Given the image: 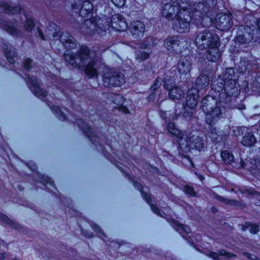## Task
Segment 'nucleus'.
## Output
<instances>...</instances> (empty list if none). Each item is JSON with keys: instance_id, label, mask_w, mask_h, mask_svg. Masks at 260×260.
Returning <instances> with one entry per match:
<instances>
[{"instance_id": "nucleus-1", "label": "nucleus", "mask_w": 260, "mask_h": 260, "mask_svg": "<svg viewBox=\"0 0 260 260\" xmlns=\"http://www.w3.org/2000/svg\"><path fill=\"white\" fill-rule=\"evenodd\" d=\"M174 0L164 4L161 14L169 21H172L173 29L178 33L187 32L190 23L198 26L202 24L205 16H213L217 0Z\"/></svg>"}, {"instance_id": "nucleus-2", "label": "nucleus", "mask_w": 260, "mask_h": 260, "mask_svg": "<svg viewBox=\"0 0 260 260\" xmlns=\"http://www.w3.org/2000/svg\"><path fill=\"white\" fill-rule=\"evenodd\" d=\"M226 81V86L224 92H222L224 88V82L220 80H212L211 83L210 94L205 96L201 101V109L205 114V120L209 125V131L213 135L217 136L218 131L214 125L220 118L222 109L219 105L223 103L224 107L232 108V99L239 93V90L236 84L231 85Z\"/></svg>"}, {"instance_id": "nucleus-3", "label": "nucleus", "mask_w": 260, "mask_h": 260, "mask_svg": "<svg viewBox=\"0 0 260 260\" xmlns=\"http://www.w3.org/2000/svg\"><path fill=\"white\" fill-rule=\"evenodd\" d=\"M71 122L74 124L77 123L79 128L83 135L91 142L92 144L94 146L96 149L100 152L106 159L116 167L123 174L124 177L127 179L133 185L134 187L140 192L143 199L150 206L152 211L157 216L163 217L164 216L160 209L156 204H153L151 194L146 192L144 190V186L135 180L134 176H132L128 172L120 166L119 165V162L109 152L106 150L105 144L108 146L116 157L119 160H123L121 158V156L119 155L118 150L113 148L111 142H109L107 140L105 144H103L102 143V139L98 135L97 132L82 118H76L75 121H72Z\"/></svg>"}, {"instance_id": "nucleus-4", "label": "nucleus", "mask_w": 260, "mask_h": 260, "mask_svg": "<svg viewBox=\"0 0 260 260\" xmlns=\"http://www.w3.org/2000/svg\"><path fill=\"white\" fill-rule=\"evenodd\" d=\"M239 52H237L233 55V61L237 66V68L236 69L234 68H228L225 69V74L224 75V79L218 78L213 79L212 80H220L223 81L225 82L224 84V88H222V92H224L225 88L226 86V81L229 80L230 83H231V85L236 84L235 86H237L239 90V93H240V85L239 81L241 79L244 78L242 82V86L244 90L246 91L249 89V84L250 81H252V85H254L255 87L257 88L260 87V72H255L254 71V67L256 66L252 63L250 60H249L248 57H242L239 56ZM240 93L237 96L233 97L232 99V104L234 106L232 108L224 107L223 103H222L221 105H219L221 109L225 110L226 109H238L239 110H243L246 108L244 105H240L237 107L235 105V102L237 98L239 96Z\"/></svg>"}, {"instance_id": "nucleus-5", "label": "nucleus", "mask_w": 260, "mask_h": 260, "mask_svg": "<svg viewBox=\"0 0 260 260\" xmlns=\"http://www.w3.org/2000/svg\"><path fill=\"white\" fill-rule=\"evenodd\" d=\"M26 166L30 169L34 176L37 178L36 182L42 184L46 188L47 191L54 196L59 202L64 206V212L71 217L80 216L81 213L75 209L73 206V201L70 198L64 197L61 194L52 178L45 174H42L39 171L37 165L32 161H28Z\"/></svg>"}, {"instance_id": "nucleus-6", "label": "nucleus", "mask_w": 260, "mask_h": 260, "mask_svg": "<svg viewBox=\"0 0 260 260\" xmlns=\"http://www.w3.org/2000/svg\"><path fill=\"white\" fill-rule=\"evenodd\" d=\"M194 43L200 50H207L206 58L209 61L216 62L222 55L219 49L220 41L214 31L205 30L197 32Z\"/></svg>"}, {"instance_id": "nucleus-7", "label": "nucleus", "mask_w": 260, "mask_h": 260, "mask_svg": "<svg viewBox=\"0 0 260 260\" xmlns=\"http://www.w3.org/2000/svg\"><path fill=\"white\" fill-rule=\"evenodd\" d=\"M235 45L232 48L231 56L233 59V55L239 52L241 55V49H239L241 45L248 44L253 41V43H260V18H256L254 24L250 26L242 25L238 27L236 37L234 39ZM244 56V57H245Z\"/></svg>"}, {"instance_id": "nucleus-8", "label": "nucleus", "mask_w": 260, "mask_h": 260, "mask_svg": "<svg viewBox=\"0 0 260 260\" xmlns=\"http://www.w3.org/2000/svg\"><path fill=\"white\" fill-rule=\"evenodd\" d=\"M25 80L26 83L32 93L37 97L44 98L43 100L47 106L49 107L52 112L60 120L62 121L68 120L67 115L63 112L60 107L54 105L52 102L46 98L47 95V91L46 89L41 88L38 81V79L35 76H30L28 73H25Z\"/></svg>"}, {"instance_id": "nucleus-9", "label": "nucleus", "mask_w": 260, "mask_h": 260, "mask_svg": "<svg viewBox=\"0 0 260 260\" xmlns=\"http://www.w3.org/2000/svg\"><path fill=\"white\" fill-rule=\"evenodd\" d=\"M71 10L73 12L78 13L83 18V25L90 30L93 29L98 25V18L94 16L95 12L92 7H88L84 4V1L78 0L71 4Z\"/></svg>"}, {"instance_id": "nucleus-10", "label": "nucleus", "mask_w": 260, "mask_h": 260, "mask_svg": "<svg viewBox=\"0 0 260 260\" xmlns=\"http://www.w3.org/2000/svg\"><path fill=\"white\" fill-rule=\"evenodd\" d=\"M164 45L167 50L175 57L190 52L185 38L178 35L168 36L164 41Z\"/></svg>"}, {"instance_id": "nucleus-11", "label": "nucleus", "mask_w": 260, "mask_h": 260, "mask_svg": "<svg viewBox=\"0 0 260 260\" xmlns=\"http://www.w3.org/2000/svg\"><path fill=\"white\" fill-rule=\"evenodd\" d=\"M91 49L86 45H81L76 53H64V59L74 68V62H77L76 60L79 59L80 62L79 63H85L88 60H90Z\"/></svg>"}, {"instance_id": "nucleus-12", "label": "nucleus", "mask_w": 260, "mask_h": 260, "mask_svg": "<svg viewBox=\"0 0 260 260\" xmlns=\"http://www.w3.org/2000/svg\"><path fill=\"white\" fill-rule=\"evenodd\" d=\"M102 81L106 87H118L125 82V77L119 72L107 71L102 75Z\"/></svg>"}, {"instance_id": "nucleus-13", "label": "nucleus", "mask_w": 260, "mask_h": 260, "mask_svg": "<svg viewBox=\"0 0 260 260\" xmlns=\"http://www.w3.org/2000/svg\"><path fill=\"white\" fill-rule=\"evenodd\" d=\"M190 53V52H185L182 55L176 56L180 57L177 69L180 80L190 77V72L192 64Z\"/></svg>"}, {"instance_id": "nucleus-14", "label": "nucleus", "mask_w": 260, "mask_h": 260, "mask_svg": "<svg viewBox=\"0 0 260 260\" xmlns=\"http://www.w3.org/2000/svg\"><path fill=\"white\" fill-rule=\"evenodd\" d=\"M168 221L173 228L178 232L191 247L198 250H199L194 241L195 239L194 236L192 235L191 236L188 235L191 233V230L189 225L181 224L173 218H170Z\"/></svg>"}, {"instance_id": "nucleus-15", "label": "nucleus", "mask_w": 260, "mask_h": 260, "mask_svg": "<svg viewBox=\"0 0 260 260\" xmlns=\"http://www.w3.org/2000/svg\"><path fill=\"white\" fill-rule=\"evenodd\" d=\"M74 68L83 71L85 75L89 79L97 78L99 75V71L96 68L97 60L94 57H92L87 64L74 62Z\"/></svg>"}, {"instance_id": "nucleus-16", "label": "nucleus", "mask_w": 260, "mask_h": 260, "mask_svg": "<svg viewBox=\"0 0 260 260\" xmlns=\"http://www.w3.org/2000/svg\"><path fill=\"white\" fill-rule=\"evenodd\" d=\"M204 147V141L202 137L192 135L184 138L178 149L182 151L190 148L201 151Z\"/></svg>"}, {"instance_id": "nucleus-17", "label": "nucleus", "mask_w": 260, "mask_h": 260, "mask_svg": "<svg viewBox=\"0 0 260 260\" xmlns=\"http://www.w3.org/2000/svg\"><path fill=\"white\" fill-rule=\"evenodd\" d=\"M216 6L217 4L215 6V8L214 9V16L210 17L205 16L204 18H209L211 19L216 16L215 22L217 28L222 31L228 30L232 26V20L231 17L229 15L225 13H220L217 14Z\"/></svg>"}, {"instance_id": "nucleus-18", "label": "nucleus", "mask_w": 260, "mask_h": 260, "mask_svg": "<svg viewBox=\"0 0 260 260\" xmlns=\"http://www.w3.org/2000/svg\"><path fill=\"white\" fill-rule=\"evenodd\" d=\"M198 90L196 88H190L186 92V100L183 104L184 108L193 110L196 108L199 102Z\"/></svg>"}, {"instance_id": "nucleus-19", "label": "nucleus", "mask_w": 260, "mask_h": 260, "mask_svg": "<svg viewBox=\"0 0 260 260\" xmlns=\"http://www.w3.org/2000/svg\"><path fill=\"white\" fill-rule=\"evenodd\" d=\"M128 29L134 38L140 39L144 35L145 25L143 22L138 20H134L130 23Z\"/></svg>"}, {"instance_id": "nucleus-20", "label": "nucleus", "mask_w": 260, "mask_h": 260, "mask_svg": "<svg viewBox=\"0 0 260 260\" xmlns=\"http://www.w3.org/2000/svg\"><path fill=\"white\" fill-rule=\"evenodd\" d=\"M111 23L112 27L120 32L125 31L128 28L127 22L120 14L113 15L111 19Z\"/></svg>"}, {"instance_id": "nucleus-21", "label": "nucleus", "mask_w": 260, "mask_h": 260, "mask_svg": "<svg viewBox=\"0 0 260 260\" xmlns=\"http://www.w3.org/2000/svg\"><path fill=\"white\" fill-rule=\"evenodd\" d=\"M0 28L5 30L9 35L21 38L22 36V33L16 26L13 25L12 23L6 19H0Z\"/></svg>"}, {"instance_id": "nucleus-22", "label": "nucleus", "mask_w": 260, "mask_h": 260, "mask_svg": "<svg viewBox=\"0 0 260 260\" xmlns=\"http://www.w3.org/2000/svg\"><path fill=\"white\" fill-rule=\"evenodd\" d=\"M167 129L168 132L170 134L172 138L176 139L177 144L178 148L181 145V143L184 139V135L178 128L176 127V124L173 122H169L167 123Z\"/></svg>"}, {"instance_id": "nucleus-23", "label": "nucleus", "mask_w": 260, "mask_h": 260, "mask_svg": "<svg viewBox=\"0 0 260 260\" xmlns=\"http://www.w3.org/2000/svg\"><path fill=\"white\" fill-rule=\"evenodd\" d=\"M0 8H2L5 13L8 14H21L23 10L21 5L19 4L13 6L6 1H0Z\"/></svg>"}, {"instance_id": "nucleus-24", "label": "nucleus", "mask_w": 260, "mask_h": 260, "mask_svg": "<svg viewBox=\"0 0 260 260\" xmlns=\"http://www.w3.org/2000/svg\"><path fill=\"white\" fill-rule=\"evenodd\" d=\"M2 48L7 61L12 64L15 63V58L17 56L16 52L12 50V46L9 43H4Z\"/></svg>"}, {"instance_id": "nucleus-25", "label": "nucleus", "mask_w": 260, "mask_h": 260, "mask_svg": "<svg viewBox=\"0 0 260 260\" xmlns=\"http://www.w3.org/2000/svg\"><path fill=\"white\" fill-rule=\"evenodd\" d=\"M0 221L6 225L10 226L12 229L18 231H21L23 229L19 223L11 219L7 215L0 211Z\"/></svg>"}, {"instance_id": "nucleus-26", "label": "nucleus", "mask_w": 260, "mask_h": 260, "mask_svg": "<svg viewBox=\"0 0 260 260\" xmlns=\"http://www.w3.org/2000/svg\"><path fill=\"white\" fill-rule=\"evenodd\" d=\"M210 77L209 75L204 73H201L197 78L195 81V85L198 92L200 89H205L208 86L210 83Z\"/></svg>"}, {"instance_id": "nucleus-27", "label": "nucleus", "mask_w": 260, "mask_h": 260, "mask_svg": "<svg viewBox=\"0 0 260 260\" xmlns=\"http://www.w3.org/2000/svg\"><path fill=\"white\" fill-rule=\"evenodd\" d=\"M168 95L173 101L180 100L184 97L185 92L180 87L175 86L168 91Z\"/></svg>"}, {"instance_id": "nucleus-28", "label": "nucleus", "mask_w": 260, "mask_h": 260, "mask_svg": "<svg viewBox=\"0 0 260 260\" xmlns=\"http://www.w3.org/2000/svg\"><path fill=\"white\" fill-rule=\"evenodd\" d=\"M256 142V139L252 132H247L243 137L241 141L243 146L248 148L253 146Z\"/></svg>"}, {"instance_id": "nucleus-29", "label": "nucleus", "mask_w": 260, "mask_h": 260, "mask_svg": "<svg viewBox=\"0 0 260 260\" xmlns=\"http://www.w3.org/2000/svg\"><path fill=\"white\" fill-rule=\"evenodd\" d=\"M145 6L138 2H134L131 6L132 15L136 16L137 18L140 19L143 16Z\"/></svg>"}, {"instance_id": "nucleus-30", "label": "nucleus", "mask_w": 260, "mask_h": 260, "mask_svg": "<svg viewBox=\"0 0 260 260\" xmlns=\"http://www.w3.org/2000/svg\"><path fill=\"white\" fill-rule=\"evenodd\" d=\"M220 157L225 165H230L234 161L235 157L231 151L223 150L220 152Z\"/></svg>"}, {"instance_id": "nucleus-31", "label": "nucleus", "mask_w": 260, "mask_h": 260, "mask_svg": "<svg viewBox=\"0 0 260 260\" xmlns=\"http://www.w3.org/2000/svg\"><path fill=\"white\" fill-rule=\"evenodd\" d=\"M62 39L63 40V44L67 50L71 51L76 48L77 43L74 37L71 35L68 34L66 39Z\"/></svg>"}, {"instance_id": "nucleus-32", "label": "nucleus", "mask_w": 260, "mask_h": 260, "mask_svg": "<svg viewBox=\"0 0 260 260\" xmlns=\"http://www.w3.org/2000/svg\"><path fill=\"white\" fill-rule=\"evenodd\" d=\"M215 198L219 201L223 203L225 205H229L231 206H234L236 207H240L241 205V203L240 201L234 199H230L219 195L216 194Z\"/></svg>"}, {"instance_id": "nucleus-33", "label": "nucleus", "mask_w": 260, "mask_h": 260, "mask_svg": "<svg viewBox=\"0 0 260 260\" xmlns=\"http://www.w3.org/2000/svg\"><path fill=\"white\" fill-rule=\"evenodd\" d=\"M164 88L169 91L176 85V81L174 77L168 76L165 77L163 80Z\"/></svg>"}, {"instance_id": "nucleus-34", "label": "nucleus", "mask_w": 260, "mask_h": 260, "mask_svg": "<svg viewBox=\"0 0 260 260\" xmlns=\"http://www.w3.org/2000/svg\"><path fill=\"white\" fill-rule=\"evenodd\" d=\"M36 27V22L32 18H26L23 24V28L26 31L32 32Z\"/></svg>"}, {"instance_id": "nucleus-35", "label": "nucleus", "mask_w": 260, "mask_h": 260, "mask_svg": "<svg viewBox=\"0 0 260 260\" xmlns=\"http://www.w3.org/2000/svg\"><path fill=\"white\" fill-rule=\"evenodd\" d=\"M210 255L215 260H218L219 255L225 256L228 258L234 256V254L233 253L229 252L223 249H220L218 252L211 251L210 252Z\"/></svg>"}, {"instance_id": "nucleus-36", "label": "nucleus", "mask_w": 260, "mask_h": 260, "mask_svg": "<svg viewBox=\"0 0 260 260\" xmlns=\"http://www.w3.org/2000/svg\"><path fill=\"white\" fill-rule=\"evenodd\" d=\"M135 56L136 60L139 62H141L149 58L150 53L141 50H138L135 52Z\"/></svg>"}, {"instance_id": "nucleus-37", "label": "nucleus", "mask_w": 260, "mask_h": 260, "mask_svg": "<svg viewBox=\"0 0 260 260\" xmlns=\"http://www.w3.org/2000/svg\"><path fill=\"white\" fill-rule=\"evenodd\" d=\"M111 97L112 98V102L116 105V107H119L121 104L120 103L121 101H122V104H124L125 101V98L120 93H112Z\"/></svg>"}, {"instance_id": "nucleus-38", "label": "nucleus", "mask_w": 260, "mask_h": 260, "mask_svg": "<svg viewBox=\"0 0 260 260\" xmlns=\"http://www.w3.org/2000/svg\"><path fill=\"white\" fill-rule=\"evenodd\" d=\"M91 227L93 231L98 235V236L100 238L104 239V238L107 237L102 229L98 224L93 223Z\"/></svg>"}, {"instance_id": "nucleus-39", "label": "nucleus", "mask_w": 260, "mask_h": 260, "mask_svg": "<svg viewBox=\"0 0 260 260\" xmlns=\"http://www.w3.org/2000/svg\"><path fill=\"white\" fill-rule=\"evenodd\" d=\"M183 191L186 194L191 197H196L197 196V192L193 187L189 185L186 184L183 186Z\"/></svg>"}, {"instance_id": "nucleus-40", "label": "nucleus", "mask_w": 260, "mask_h": 260, "mask_svg": "<svg viewBox=\"0 0 260 260\" xmlns=\"http://www.w3.org/2000/svg\"><path fill=\"white\" fill-rule=\"evenodd\" d=\"M162 82V80L161 78L159 77H157L156 79L154 80L153 84L150 87L149 90H152L154 92H157L158 89L159 88Z\"/></svg>"}, {"instance_id": "nucleus-41", "label": "nucleus", "mask_w": 260, "mask_h": 260, "mask_svg": "<svg viewBox=\"0 0 260 260\" xmlns=\"http://www.w3.org/2000/svg\"><path fill=\"white\" fill-rule=\"evenodd\" d=\"M33 61L30 58H26L23 62L22 66L24 70L28 72L30 71L32 68Z\"/></svg>"}, {"instance_id": "nucleus-42", "label": "nucleus", "mask_w": 260, "mask_h": 260, "mask_svg": "<svg viewBox=\"0 0 260 260\" xmlns=\"http://www.w3.org/2000/svg\"><path fill=\"white\" fill-rule=\"evenodd\" d=\"M120 103L121 104L119 107H115V109L118 110L119 111L122 112L124 114H129L130 113V111L127 106L124 105V104H122V101Z\"/></svg>"}, {"instance_id": "nucleus-43", "label": "nucleus", "mask_w": 260, "mask_h": 260, "mask_svg": "<svg viewBox=\"0 0 260 260\" xmlns=\"http://www.w3.org/2000/svg\"><path fill=\"white\" fill-rule=\"evenodd\" d=\"M259 231V226L257 223L251 222L249 232L251 234H256Z\"/></svg>"}, {"instance_id": "nucleus-44", "label": "nucleus", "mask_w": 260, "mask_h": 260, "mask_svg": "<svg viewBox=\"0 0 260 260\" xmlns=\"http://www.w3.org/2000/svg\"><path fill=\"white\" fill-rule=\"evenodd\" d=\"M251 164L254 166V169L258 171H260V157H257L253 159Z\"/></svg>"}, {"instance_id": "nucleus-45", "label": "nucleus", "mask_w": 260, "mask_h": 260, "mask_svg": "<svg viewBox=\"0 0 260 260\" xmlns=\"http://www.w3.org/2000/svg\"><path fill=\"white\" fill-rule=\"evenodd\" d=\"M126 0H111L113 5L117 8H122L125 4Z\"/></svg>"}, {"instance_id": "nucleus-46", "label": "nucleus", "mask_w": 260, "mask_h": 260, "mask_svg": "<svg viewBox=\"0 0 260 260\" xmlns=\"http://www.w3.org/2000/svg\"><path fill=\"white\" fill-rule=\"evenodd\" d=\"M81 233L85 237L90 239L94 237L93 233L88 230L81 229Z\"/></svg>"}, {"instance_id": "nucleus-47", "label": "nucleus", "mask_w": 260, "mask_h": 260, "mask_svg": "<svg viewBox=\"0 0 260 260\" xmlns=\"http://www.w3.org/2000/svg\"><path fill=\"white\" fill-rule=\"evenodd\" d=\"M157 92H154L152 90H149V94L146 97V100L148 102H153L156 96Z\"/></svg>"}, {"instance_id": "nucleus-48", "label": "nucleus", "mask_w": 260, "mask_h": 260, "mask_svg": "<svg viewBox=\"0 0 260 260\" xmlns=\"http://www.w3.org/2000/svg\"><path fill=\"white\" fill-rule=\"evenodd\" d=\"M242 193H247L250 196H255L256 194V191L252 188H246L242 191Z\"/></svg>"}, {"instance_id": "nucleus-49", "label": "nucleus", "mask_w": 260, "mask_h": 260, "mask_svg": "<svg viewBox=\"0 0 260 260\" xmlns=\"http://www.w3.org/2000/svg\"><path fill=\"white\" fill-rule=\"evenodd\" d=\"M251 225V222L245 221L244 223L241 224V230L242 231H246Z\"/></svg>"}, {"instance_id": "nucleus-50", "label": "nucleus", "mask_w": 260, "mask_h": 260, "mask_svg": "<svg viewBox=\"0 0 260 260\" xmlns=\"http://www.w3.org/2000/svg\"><path fill=\"white\" fill-rule=\"evenodd\" d=\"M37 31L38 32L39 36L41 39V40L44 41L45 40L46 38L43 30L40 28L38 27Z\"/></svg>"}, {"instance_id": "nucleus-51", "label": "nucleus", "mask_w": 260, "mask_h": 260, "mask_svg": "<svg viewBox=\"0 0 260 260\" xmlns=\"http://www.w3.org/2000/svg\"><path fill=\"white\" fill-rule=\"evenodd\" d=\"M244 131V129H243V128L242 127H238L237 128V134L236 135L238 136L243 135Z\"/></svg>"}, {"instance_id": "nucleus-52", "label": "nucleus", "mask_w": 260, "mask_h": 260, "mask_svg": "<svg viewBox=\"0 0 260 260\" xmlns=\"http://www.w3.org/2000/svg\"><path fill=\"white\" fill-rule=\"evenodd\" d=\"M95 0H84V4H87L88 5V7H92L93 8L92 3L94 2Z\"/></svg>"}, {"instance_id": "nucleus-53", "label": "nucleus", "mask_w": 260, "mask_h": 260, "mask_svg": "<svg viewBox=\"0 0 260 260\" xmlns=\"http://www.w3.org/2000/svg\"><path fill=\"white\" fill-rule=\"evenodd\" d=\"M151 252V251L150 249H148L146 250V252L144 251L143 252V253H145V256L147 257V258H148V257H150V253Z\"/></svg>"}, {"instance_id": "nucleus-54", "label": "nucleus", "mask_w": 260, "mask_h": 260, "mask_svg": "<svg viewBox=\"0 0 260 260\" xmlns=\"http://www.w3.org/2000/svg\"><path fill=\"white\" fill-rule=\"evenodd\" d=\"M7 254L6 252H3L0 253V260H4L6 257Z\"/></svg>"}, {"instance_id": "nucleus-55", "label": "nucleus", "mask_w": 260, "mask_h": 260, "mask_svg": "<svg viewBox=\"0 0 260 260\" xmlns=\"http://www.w3.org/2000/svg\"><path fill=\"white\" fill-rule=\"evenodd\" d=\"M149 44L147 43H142L141 44L140 48L143 49H146L148 48Z\"/></svg>"}, {"instance_id": "nucleus-56", "label": "nucleus", "mask_w": 260, "mask_h": 260, "mask_svg": "<svg viewBox=\"0 0 260 260\" xmlns=\"http://www.w3.org/2000/svg\"><path fill=\"white\" fill-rule=\"evenodd\" d=\"M17 188L20 191H23L24 189V187L20 184L17 185Z\"/></svg>"}, {"instance_id": "nucleus-57", "label": "nucleus", "mask_w": 260, "mask_h": 260, "mask_svg": "<svg viewBox=\"0 0 260 260\" xmlns=\"http://www.w3.org/2000/svg\"><path fill=\"white\" fill-rule=\"evenodd\" d=\"M74 260H86L85 258H83L82 257H81V258L80 259H74Z\"/></svg>"}, {"instance_id": "nucleus-58", "label": "nucleus", "mask_w": 260, "mask_h": 260, "mask_svg": "<svg viewBox=\"0 0 260 260\" xmlns=\"http://www.w3.org/2000/svg\"><path fill=\"white\" fill-rule=\"evenodd\" d=\"M73 251L74 252L75 254H77L78 253L77 251L75 250L74 249H73Z\"/></svg>"}, {"instance_id": "nucleus-59", "label": "nucleus", "mask_w": 260, "mask_h": 260, "mask_svg": "<svg viewBox=\"0 0 260 260\" xmlns=\"http://www.w3.org/2000/svg\"><path fill=\"white\" fill-rule=\"evenodd\" d=\"M200 178L201 180L204 179V177L203 176H202V175H201Z\"/></svg>"}, {"instance_id": "nucleus-60", "label": "nucleus", "mask_w": 260, "mask_h": 260, "mask_svg": "<svg viewBox=\"0 0 260 260\" xmlns=\"http://www.w3.org/2000/svg\"><path fill=\"white\" fill-rule=\"evenodd\" d=\"M56 34H57V32H54V33H53V37H54V38H55V36H56Z\"/></svg>"}, {"instance_id": "nucleus-61", "label": "nucleus", "mask_w": 260, "mask_h": 260, "mask_svg": "<svg viewBox=\"0 0 260 260\" xmlns=\"http://www.w3.org/2000/svg\"><path fill=\"white\" fill-rule=\"evenodd\" d=\"M246 254H247V255H248V256H248V257H250V256L251 255V254H250V253H247Z\"/></svg>"}, {"instance_id": "nucleus-62", "label": "nucleus", "mask_w": 260, "mask_h": 260, "mask_svg": "<svg viewBox=\"0 0 260 260\" xmlns=\"http://www.w3.org/2000/svg\"><path fill=\"white\" fill-rule=\"evenodd\" d=\"M21 78H23V77L22 76V75L20 74V73H17Z\"/></svg>"}, {"instance_id": "nucleus-63", "label": "nucleus", "mask_w": 260, "mask_h": 260, "mask_svg": "<svg viewBox=\"0 0 260 260\" xmlns=\"http://www.w3.org/2000/svg\"><path fill=\"white\" fill-rule=\"evenodd\" d=\"M13 260H19L18 258H14Z\"/></svg>"}, {"instance_id": "nucleus-64", "label": "nucleus", "mask_w": 260, "mask_h": 260, "mask_svg": "<svg viewBox=\"0 0 260 260\" xmlns=\"http://www.w3.org/2000/svg\"><path fill=\"white\" fill-rule=\"evenodd\" d=\"M103 138H104V139H106V137L105 136H103Z\"/></svg>"}]
</instances>
